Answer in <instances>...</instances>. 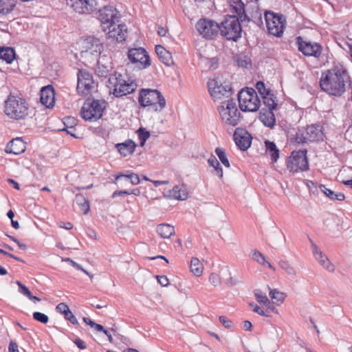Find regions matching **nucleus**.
I'll return each instance as SVG.
<instances>
[{
    "label": "nucleus",
    "instance_id": "2eb2a0df",
    "mask_svg": "<svg viewBox=\"0 0 352 352\" xmlns=\"http://www.w3.org/2000/svg\"><path fill=\"white\" fill-rule=\"evenodd\" d=\"M196 28L206 38H212L220 32L219 24L207 19H200L196 24Z\"/></svg>",
    "mask_w": 352,
    "mask_h": 352
},
{
    "label": "nucleus",
    "instance_id": "0eeeda50",
    "mask_svg": "<svg viewBox=\"0 0 352 352\" xmlns=\"http://www.w3.org/2000/svg\"><path fill=\"white\" fill-rule=\"evenodd\" d=\"M108 84L109 88L113 89V94L117 98L134 92L137 87L135 83L128 82L121 74L116 72L109 78Z\"/></svg>",
    "mask_w": 352,
    "mask_h": 352
},
{
    "label": "nucleus",
    "instance_id": "09e8293b",
    "mask_svg": "<svg viewBox=\"0 0 352 352\" xmlns=\"http://www.w3.org/2000/svg\"><path fill=\"white\" fill-rule=\"evenodd\" d=\"M67 120H72L71 126H68L65 122H64L66 127L61 129V131H66L67 134L70 135L72 137L76 138V135L74 134V131L76 129L74 128L73 125L76 124V120L74 118H67Z\"/></svg>",
    "mask_w": 352,
    "mask_h": 352
},
{
    "label": "nucleus",
    "instance_id": "a18cd8bd",
    "mask_svg": "<svg viewBox=\"0 0 352 352\" xmlns=\"http://www.w3.org/2000/svg\"><path fill=\"white\" fill-rule=\"evenodd\" d=\"M83 321L88 325H89L91 328H93L96 331L103 332L104 331V327L100 324H98L91 320L89 318L83 317Z\"/></svg>",
    "mask_w": 352,
    "mask_h": 352
},
{
    "label": "nucleus",
    "instance_id": "f3484780",
    "mask_svg": "<svg viewBox=\"0 0 352 352\" xmlns=\"http://www.w3.org/2000/svg\"><path fill=\"white\" fill-rule=\"evenodd\" d=\"M98 19L103 24H108L112 25L116 21H118L119 16H118V12L111 6H105L102 8H98Z\"/></svg>",
    "mask_w": 352,
    "mask_h": 352
},
{
    "label": "nucleus",
    "instance_id": "20e7f679",
    "mask_svg": "<svg viewBox=\"0 0 352 352\" xmlns=\"http://www.w3.org/2000/svg\"><path fill=\"white\" fill-rule=\"evenodd\" d=\"M138 102L142 107H149L156 112L162 111L166 107V100L157 89H140Z\"/></svg>",
    "mask_w": 352,
    "mask_h": 352
},
{
    "label": "nucleus",
    "instance_id": "b1692460",
    "mask_svg": "<svg viewBox=\"0 0 352 352\" xmlns=\"http://www.w3.org/2000/svg\"><path fill=\"white\" fill-rule=\"evenodd\" d=\"M85 45L86 52H89L96 56L100 55L103 50L102 43L100 39L94 36L87 37L85 40Z\"/></svg>",
    "mask_w": 352,
    "mask_h": 352
},
{
    "label": "nucleus",
    "instance_id": "603ef678",
    "mask_svg": "<svg viewBox=\"0 0 352 352\" xmlns=\"http://www.w3.org/2000/svg\"><path fill=\"white\" fill-rule=\"evenodd\" d=\"M252 258L260 263L262 265H265L266 259L265 257L263 256V254H261L258 250H254L252 253Z\"/></svg>",
    "mask_w": 352,
    "mask_h": 352
},
{
    "label": "nucleus",
    "instance_id": "0e129e2a",
    "mask_svg": "<svg viewBox=\"0 0 352 352\" xmlns=\"http://www.w3.org/2000/svg\"><path fill=\"white\" fill-rule=\"evenodd\" d=\"M9 352H19L17 344L14 341H10L8 346Z\"/></svg>",
    "mask_w": 352,
    "mask_h": 352
},
{
    "label": "nucleus",
    "instance_id": "39448f33",
    "mask_svg": "<svg viewBox=\"0 0 352 352\" xmlns=\"http://www.w3.org/2000/svg\"><path fill=\"white\" fill-rule=\"evenodd\" d=\"M106 104L107 102L104 100L88 98L81 108V117L86 121H96L102 118Z\"/></svg>",
    "mask_w": 352,
    "mask_h": 352
},
{
    "label": "nucleus",
    "instance_id": "ddd939ff",
    "mask_svg": "<svg viewBox=\"0 0 352 352\" xmlns=\"http://www.w3.org/2000/svg\"><path fill=\"white\" fill-rule=\"evenodd\" d=\"M99 0H66V3L76 12L91 14L98 9Z\"/></svg>",
    "mask_w": 352,
    "mask_h": 352
},
{
    "label": "nucleus",
    "instance_id": "de8ad7c7",
    "mask_svg": "<svg viewBox=\"0 0 352 352\" xmlns=\"http://www.w3.org/2000/svg\"><path fill=\"white\" fill-rule=\"evenodd\" d=\"M236 64L239 67L247 69L251 66L252 63H251V60L249 58L244 56H240V57L237 58Z\"/></svg>",
    "mask_w": 352,
    "mask_h": 352
},
{
    "label": "nucleus",
    "instance_id": "412c9836",
    "mask_svg": "<svg viewBox=\"0 0 352 352\" xmlns=\"http://www.w3.org/2000/svg\"><path fill=\"white\" fill-rule=\"evenodd\" d=\"M307 138L309 142H322L324 138L323 127L320 124L307 125L305 129Z\"/></svg>",
    "mask_w": 352,
    "mask_h": 352
},
{
    "label": "nucleus",
    "instance_id": "a19ab883",
    "mask_svg": "<svg viewBox=\"0 0 352 352\" xmlns=\"http://www.w3.org/2000/svg\"><path fill=\"white\" fill-rule=\"evenodd\" d=\"M120 177H126V178L129 179L131 183L133 185H137L140 182V177L138 176V175L135 173L131 172L129 170H127L126 174H124V173L118 174L116 176V179L118 180Z\"/></svg>",
    "mask_w": 352,
    "mask_h": 352
},
{
    "label": "nucleus",
    "instance_id": "79ce46f5",
    "mask_svg": "<svg viewBox=\"0 0 352 352\" xmlns=\"http://www.w3.org/2000/svg\"><path fill=\"white\" fill-rule=\"evenodd\" d=\"M137 133H138V138L140 140V145L141 146H143L145 144L146 140L149 138V137L151 135L150 132L146 131V129H144L143 127H140L137 131Z\"/></svg>",
    "mask_w": 352,
    "mask_h": 352
},
{
    "label": "nucleus",
    "instance_id": "69168bd1",
    "mask_svg": "<svg viewBox=\"0 0 352 352\" xmlns=\"http://www.w3.org/2000/svg\"><path fill=\"white\" fill-rule=\"evenodd\" d=\"M58 226L60 228H65L66 230H71L73 228V224L71 222L60 221L58 223Z\"/></svg>",
    "mask_w": 352,
    "mask_h": 352
},
{
    "label": "nucleus",
    "instance_id": "f03ea898",
    "mask_svg": "<svg viewBox=\"0 0 352 352\" xmlns=\"http://www.w3.org/2000/svg\"><path fill=\"white\" fill-rule=\"evenodd\" d=\"M344 74L346 71L338 67L322 72L320 80L321 89L331 96H342L345 91Z\"/></svg>",
    "mask_w": 352,
    "mask_h": 352
},
{
    "label": "nucleus",
    "instance_id": "052dcab7",
    "mask_svg": "<svg viewBox=\"0 0 352 352\" xmlns=\"http://www.w3.org/2000/svg\"><path fill=\"white\" fill-rule=\"evenodd\" d=\"M209 281L214 286H217L220 284V278L217 274L212 273L209 276Z\"/></svg>",
    "mask_w": 352,
    "mask_h": 352
},
{
    "label": "nucleus",
    "instance_id": "6e6d98bb",
    "mask_svg": "<svg viewBox=\"0 0 352 352\" xmlns=\"http://www.w3.org/2000/svg\"><path fill=\"white\" fill-rule=\"evenodd\" d=\"M255 296H256V300L258 302L263 304L265 305L270 304V302L269 299L267 298V297L265 295H263L261 292L260 293L256 292Z\"/></svg>",
    "mask_w": 352,
    "mask_h": 352
},
{
    "label": "nucleus",
    "instance_id": "4468645a",
    "mask_svg": "<svg viewBox=\"0 0 352 352\" xmlns=\"http://www.w3.org/2000/svg\"><path fill=\"white\" fill-rule=\"evenodd\" d=\"M128 58L131 63L137 64L138 67L140 69H146L151 64L150 57L143 47L129 50Z\"/></svg>",
    "mask_w": 352,
    "mask_h": 352
},
{
    "label": "nucleus",
    "instance_id": "dca6fc26",
    "mask_svg": "<svg viewBox=\"0 0 352 352\" xmlns=\"http://www.w3.org/2000/svg\"><path fill=\"white\" fill-rule=\"evenodd\" d=\"M208 87L210 95L214 99H221L222 98H230L233 94L232 86L229 83L218 85L217 81L212 80L208 83Z\"/></svg>",
    "mask_w": 352,
    "mask_h": 352
},
{
    "label": "nucleus",
    "instance_id": "f8f14e48",
    "mask_svg": "<svg viewBox=\"0 0 352 352\" xmlns=\"http://www.w3.org/2000/svg\"><path fill=\"white\" fill-rule=\"evenodd\" d=\"M296 40L298 50L303 55L316 58L320 56L322 50L321 45L310 41H305L300 36H297Z\"/></svg>",
    "mask_w": 352,
    "mask_h": 352
},
{
    "label": "nucleus",
    "instance_id": "ea45409f",
    "mask_svg": "<svg viewBox=\"0 0 352 352\" xmlns=\"http://www.w3.org/2000/svg\"><path fill=\"white\" fill-rule=\"evenodd\" d=\"M270 296L273 300L274 303L276 304L277 305H279L283 302L286 297V295L284 293L280 292L276 289H274L270 292Z\"/></svg>",
    "mask_w": 352,
    "mask_h": 352
},
{
    "label": "nucleus",
    "instance_id": "13d9d810",
    "mask_svg": "<svg viewBox=\"0 0 352 352\" xmlns=\"http://www.w3.org/2000/svg\"><path fill=\"white\" fill-rule=\"evenodd\" d=\"M56 309L60 314L65 315V314L69 310L67 305L64 302H60L56 305Z\"/></svg>",
    "mask_w": 352,
    "mask_h": 352
},
{
    "label": "nucleus",
    "instance_id": "58836bf2",
    "mask_svg": "<svg viewBox=\"0 0 352 352\" xmlns=\"http://www.w3.org/2000/svg\"><path fill=\"white\" fill-rule=\"evenodd\" d=\"M307 142H308L307 135H305L303 131L300 129H298L295 135L291 138V142L296 146L303 145L307 143Z\"/></svg>",
    "mask_w": 352,
    "mask_h": 352
},
{
    "label": "nucleus",
    "instance_id": "e2e57ef3",
    "mask_svg": "<svg viewBox=\"0 0 352 352\" xmlns=\"http://www.w3.org/2000/svg\"><path fill=\"white\" fill-rule=\"evenodd\" d=\"M157 279L158 283L162 286L166 287L168 285L169 281L168 278L166 276H157Z\"/></svg>",
    "mask_w": 352,
    "mask_h": 352
},
{
    "label": "nucleus",
    "instance_id": "bf43d9fd",
    "mask_svg": "<svg viewBox=\"0 0 352 352\" xmlns=\"http://www.w3.org/2000/svg\"><path fill=\"white\" fill-rule=\"evenodd\" d=\"M219 320L221 324L227 329L232 327L233 325V322L226 316H221L219 317Z\"/></svg>",
    "mask_w": 352,
    "mask_h": 352
},
{
    "label": "nucleus",
    "instance_id": "c85d7f7f",
    "mask_svg": "<svg viewBox=\"0 0 352 352\" xmlns=\"http://www.w3.org/2000/svg\"><path fill=\"white\" fill-rule=\"evenodd\" d=\"M155 52L160 61L164 65L170 66L173 63L170 52L166 50L162 45H156Z\"/></svg>",
    "mask_w": 352,
    "mask_h": 352
},
{
    "label": "nucleus",
    "instance_id": "a878e982",
    "mask_svg": "<svg viewBox=\"0 0 352 352\" xmlns=\"http://www.w3.org/2000/svg\"><path fill=\"white\" fill-rule=\"evenodd\" d=\"M166 196L168 198L176 200H186L188 197L187 186L184 184L175 186L173 189L168 191V195Z\"/></svg>",
    "mask_w": 352,
    "mask_h": 352
},
{
    "label": "nucleus",
    "instance_id": "4d7b16f0",
    "mask_svg": "<svg viewBox=\"0 0 352 352\" xmlns=\"http://www.w3.org/2000/svg\"><path fill=\"white\" fill-rule=\"evenodd\" d=\"M16 284L19 286V291L20 293L23 294V295L26 296L27 297L30 295L31 292L22 283L17 280Z\"/></svg>",
    "mask_w": 352,
    "mask_h": 352
},
{
    "label": "nucleus",
    "instance_id": "3c124183",
    "mask_svg": "<svg viewBox=\"0 0 352 352\" xmlns=\"http://www.w3.org/2000/svg\"><path fill=\"white\" fill-rule=\"evenodd\" d=\"M250 307L252 308V311L261 316L270 317V314L267 311L263 310L255 302L249 303Z\"/></svg>",
    "mask_w": 352,
    "mask_h": 352
},
{
    "label": "nucleus",
    "instance_id": "1a4fd4ad",
    "mask_svg": "<svg viewBox=\"0 0 352 352\" xmlns=\"http://www.w3.org/2000/svg\"><path fill=\"white\" fill-rule=\"evenodd\" d=\"M265 20L270 34L276 37L283 35L286 26V18L283 14L265 11Z\"/></svg>",
    "mask_w": 352,
    "mask_h": 352
},
{
    "label": "nucleus",
    "instance_id": "37998d69",
    "mask_svg": "<svg viewBox=\"0 0 352 352\" xmlns=\"http://www.w3.org/2000/svg\"><path fill=\"white\" fill-rule=\"evenodd\" d=\"M215 153L216 155L218 156L219 160L221 161V162L226 167V168H230V162H229V160L226 156V152L224 151V149L221 148H215Z\"/></svg>",
    "mask_w": 352,
    "mask_h": 352
},
{
    "label": "nucleus",
    "instance_id": "8fccbe9b",
    "mask_svg": "<svg viewBox=\"0 0 352 352\" xmlns=\"http://www.w3.org/2000/svg\"><path fill=\"white\" fill-rule=\"evenodd\" d=\"M33 318L35 320L41 322L42 324H47L49 321L48 316L46 314L39 311H35L33 313Z\"/></svg>",
    "mask_w": 352,
    "mask_h": 352
},
{
    "label": "nucleus",
    "instance_id": "aec40b11",
    "mask_svg": "<svg viewBox=\"0 0 352 352\" xmlns=\"http://www.w3.org/2000/svg\"><path fill=\"white\" fill-rule=\"evenodd\" d=\"M107 28L109 30L107 34L109 39H112V41H116L118 43H121L126 40L127 28L125 24L116 25L115 23L112 25H108Z\"/></svg>",
    "mask_w": 352,
    "mask_h": 352
},
{
    "label": "nucleus",
    "instance_id": "6e6552de",
    "mask_svg": "<svg viewBox=\"0 0 352 352\" xmlns=\"http://www.w3.org/2000/svg\"><path fill=\"white\" fill-rule=\"evenodd\" d=\"M307 154V149L293 151L286 161L287 170L292 173L308 170L309 166Z\"/></svg>",
    "mask_w": 352,
    "mask_h": 352
},
{
    "label": "nucleus",
    "instance_id": "393cba45",
    "mask_svg": "<svg viewBox=\"0 0 352 352\" xmlns=\"http://www.w3.org/2000/svg\"><path fill=\"white\" fill-rule=\"evenodd\" d=\"M309 241L311 243L313 254L316 259L327 270H328L329 272H333L334 270V266L330 263L328 258L324 254H323V253L319 250L318 246L313 243L311 239H309Z\"/></svg>",
    "mask_w": 352,
    "mask_h": 352
},
{
    "label": "nucleus",
    "instance_id": "bb28decb",
    "mask_svg": "<svg viewBox=\"0 0 352 352\" xmlns=\"http://www.w3.org/2000/svg\"><path fill=\"white\" fill-rule=\"evenodd\" d=\"M274 109L262 108L259 112L258 118L267 127L273 128L276 124V118L274 113Z\"/></svg>",
    "mask_w": 352,
    "mask_h": 352
},
{
    "label": "nucleus",
    "instance_id": "774afa93",
    "mask_svg": "<svg viewBox=\"0 0 352 352\" xmlns=\"http://www.w3.org/2000/svg\"><path fill=\"white\" fill-rule=\"evenodd\" d=\"M7 182L12 185L13 188H15L16 190H20V185L19 184V183L17 182H16L14 179H10V178H8L7 179Z\"/></svg>",
    "mask_w": 352,
    "mask_h": 352
},
{
    "label": "nucleus",
    "instance_id": "72a5a7b5",
    "mask_svg": "<svg viewBox=\"0 0 352 352\" xmlns=\"http://www.w3.org/2000/svg\"><path fill=\"white\" fill-rule=\"evenodd\" d=\"M320 190L331 200L342 201L345 196L342 192H336L331 189L327 188L324 185H320Z\"/></svg>",
    "mask_w": 352,
    "mask_h": 352
},
{
    "label": "nucleus",
    "instance_id": "c9c22d12",
    "mask_svg": "<svg viewBox=\"0 0 352 352\" xmlns=\"http://www.w3.org/2000/svg\"><path fill=\"white\" fill-rule=\"evenodd\" d=\"M16 0H0V14H8L16 6Z\"/></svg>",
    "mask_w": 352,
    "mask_h": 352
},
{
    "label": "nucleus",
    "instance_id": "c756f323",
    "mask_svg": "<svg viewBox=\"0 0 352 352\" xmlns=\"http://www.w3.org/2000/svg\"><path fill=\"white\" fill-rule=\"evenodd\" d=\"M265 153L270 157L272 162H276L279 158L280 151L274 142L265 141Z\"/></svg>",
    "mask_w": 352,
    "mask_h": 352
},
{
    "label": "nucleus",
    "instance_id": "9d476101",
    "mask_svg": "<svg viewBox=\"0 0 352 352\" xmlns=\"http://www.w3.org/2000/svg\"><path fill=\"white\" fill-rule=\"evenodd\" d=\"M219 111L222 121L226 125L236 126L242 118L241 113L238 110L234 98L228 99L226 101V108L223 105L219 107Z\"/></svg>",
    "mask_w": 352,
    "mask_h": 352
},
{
    "label": "nucleus",
    "instance_id": "6ab92c4d",
    "mask_svg": "<svg viewBox=\"0 0 352 352\" xmlns=\"http://www.w3.org/2000/svg\"><path fill=\"white\" fill-rule=\"evenodd\" d=\"M113 67V63L110 58L107 56H100L97 61V65L95 68V73L97 76L100 78H107L110 77L113 74L110 72L112 71Z\"/></svg>",
    "mask_w": 352,
    "mask_h": 352
},
{
    "label": "nucleus",
    "instance_id": "4be33fe9",
    "mask_svg": "<svg viewBox=\"0 0 352 352\" xmlns=\"http://www.w3.org/2000/svg\"><path fill=\"white\" fill-rule=\"evenodd\" d=\"M41 102L47 108H52L55 103V93L54 87L48 85L41 88L40 91Z\"/></svg>",
    "mask_w": 352,
    "mask_h": 352
},
{
    "label": "nucleus",
    "instance_id": "cd10ccee",
    "mask_svg": "<svg viewBox=\"0 0 352 352\" xmlns=\"http://www.w3.org/2000/svg\"><path fill=\"white\" fill-rule=\"evenodd\" d=\"M116 146L121 155L126 157L133 153L136 144L132 140L129 139L124 142L117 144Z\"/></svg>",
    "mask_w": 352,
    "mask_h": 352
},
{
    "label": "nucleus",
    "instance_id": "423d86ee",
    "mask_svg": "<svg viewBox=\"0 0 352 352\" xmlns=\"http://www.w3.org/2000/svg\"><path fill=\"white\" fill-rule=\"evenodd\" d=\"M240 109L243 112H255L261 105L256 90L251 87L242 89L237 94Z\"/></svg>",
    "mask_w": 352,
    "mask_h": 352
},
{
    "label": "nucleus",
    "instance_id": "e433bc0d",
    "mask_svg": "<svg viewBox=\"0 0 352 352\" xmlns=\"http://www.w3.org/2000/svg\"><path fill=\"white\" fill-rule=\"evenodd\" d=\"M208 163L210 166L214 168L212 173L217 175L219 178L223 177V169L217 159L212 155L208 160Z\"/></svg>",
    "mask_w": 352,
    "mask_h": 352
},
{
    "label": "nucleus",
    "instance_id": "2f4dec72",
    "mask_svg": "<svg viewBox=\"0 0 352 352\" xmlns=\"http://www.w3.org/2000/svg\"><path fill=\"white\" fill-rule=\"evenodd\" d=\"M157 232L162 238L169 239L175 234V228L168 223H162L157 226Z\"/></svg>",
    "mask_w": 352,
    "mask_h": 352
},
{
    "label": "nucleus",
    "instance_id": "a211bd4d",
    "mask_svg": "<svg viewBox=\"0 0 352 352\" xmlns=\"http://www.w3.org/2000/svg\"><path fill=\"white\" fill-rule=\"evenodd\" d=\"M233 139L238 148L243 151L248 150L252 144L250 134L242 128H236L233 135Z\"/></svg>",
    "mask_w": 352,
    "mask_h": 352
},
{
    "label": "nucleus",
    "instance_id": "5701e85b",
    "mask_svg": "<svg viewBox=\"0 0 352 352\" xmlns=\"http://www.w3.org/2000/svg\"><path fill=\"white\" fill-rule=\"evenodd\" d=\"M26 150V142L21 138H16L10 141L5 149L7 153L20 155Z\"/></svg>",
    "mask_w": 352,
    "mask_h": 352
},
{
    "label": "nucleus",
    "instance_id": "f704fd0d",
    "mask_svg": "<svg viewBox=\"0 0 352 352\" xmlns=\"http://www.w3.org/2000/svg\"><path fill=\"white\" fill-rule=\"evenodd\" d=\"M263 102L265 106V108L269 109H276L278 106V100L276 96L274 95V91L269 94V96H264L261 97Z\"/></svg>",
    "mask_w": 352,
    "mask_h": 352
},
{
    "label": "nucleus",
    "instance_id": "c03bdc74",
    "mask_svg": "<svg viewBox=\"0 0 352 352\" xmlns=\"http://www.w3.org/2000/svg\"><path fill=\"white\" fill-rule=\"evenodd\" d=\"M279 266L287 274L291 276H295L296 272L294 268L288 263L287 261L281 260L279 261Z\"/></svg>",
    "mask_w": 352,
    "mask_h": 352
},
{
    "label": "nucleus",
    "instance_id": "9b49d317",
    "mask_svg": "<svg viewBox=\"0 0 352 352\" xmlns=\"http://www.w3.org/2000/svg\"><path fill=\"white\" fill-rule=\"evenodd\" d=\"M77 91L82 96L90 94L94 87V80L91 73L81 69L78 72Z\"/></svg>",
    "mask_w": 352,
    "mask_h": 352
},
{
    "label": "nucleus",
    "instance_id": "5fc2aeb1",
    "mask_svg": "<svg viewBox=\"0 0 352 352\" xmlns=\"http://www.w3.org/2000/svg\"><path fill=\"white\" fill-rule=\"evenodd\" d=\"M65 318L67 320H69L72 324L78 327L79 326V322L76 319V316L73 314V313L69 310L64 315Z\"/></svg>",
    "mask_w": 352,
    "mask_h": 352
},
{
    "label": "nucleus",
    "instance_id": "7ed1b4c3",
    "mask_svg": "<svg viewBox=\"0 0 352 352\" xmlns=\"http://www.w3.org/2000/svg\"><path fill=\"white\" fill-rule=\"evenodd\" d=\"M30 108V104L25 98L10 94L5 100L3 111L10 119L21 120L29 116Z\"/></svg>",
    "mask_w": 352,
    "mask_h": 352
},
{
    "label": "nucleus",
    "instance_id": "473e14b6",
    "mask_svg": "<svg viewBox=\"0 0 352 352\" xmlns=\"http://www.w3.org/2000/svg\"><path fill=\"white\" fill-rule=\"evenodd\" d=\"M75 201L83 214H87L89 212L90 210L89 201L82 194H77L76 195Z\"/></svg>",
    "mask_w": 352,
    "mask_h": 352
},
{
    "label": "nucleus",
    "instance_id": "49530a36",
    "mask_svg": "<svg viewBox=\"0 0 352 352\" xmlns=\"http://www.w3.org/2000/svg\"><path fill=\"white\" fill-rule=\"evenodd\" d=\"M256 88L258 90L260 95L261 96V97L265 95L269 96V94L273 91L270 88H266L265 83L261 80L256 82Z\"/></svg>",
    "mask_w": 352,
    "mask_h": 352
},
{
    "label": "nucleus",
    "instance_id": "864d4df0",
    "mask_svg": "<svg viewBox=\"0 0 352 352\" xmlns=\"http://www.w3.org/2000/svg\"><path fill=\"white\" fill-rule=\"evenodd\" d=\"M252 19L250 18V21H252L258 26L261 27L263 25L262 16L259 11H256L254 14H252Z\"/></svg>",
    "mask_w": 352,
    "mask_h": 352
},
{
    "label": "nucleus",
    "instance_id": "7c9ffc66",
    "mask_svg": "<svg viewBox=\"0 0 352 352\" xmlns=\"http://www.w3.org/2000/svg\"><path fill=\"white\" fill-rule=\"evenodd\" d=\"M16 52L12 47H0V59L4 60L8 64H11L16 58Z\"/></svg>",
    "mask_w": 352,
    "mask_h": 352
},
{
    "label": "nucleus",
    "instance_id": "680f3d73",
    "mask_svg": "<svg viewBox=\"0 0 352 352\" xmlns=\"http://www.w3.org/2000/svg\"><path fill=\"white\" fill-rule=\"evenodd\" d=\"M73 342L79 349L84 350L87 349V344L82 339L76 338Z\"/></svg>",
    "mask_w": 352,
    "mask_h": 352
},
{
    "label": "nucleus",
    "instance_id": "338daca9",
    "mask_svg": "<svg viewBox=\"0 0 352 352\" xmlns=\"http://www.w3.org/2000/svg\"><path fill=\"white\" fill-rule=\"evenodd\" d=\"M123 195H129V190H116L112 194V198H115L118 196H123Z\"/></svg>",
    "mask_w": 352,
    "mask_h": 352
},
{
    "label": "nucleus",
    "instance_id": "f257e3e1",
    "mask_svg": "<svg viewBox=\"0 0 352 352\" xmlns=\"http://www.w3.org/2000/svg\"><path fill=\"white\" fill-rule=\"evenodd\" d=\"M231 10L235 14L227 15L219 25L220 33L227 40L236 41L241 37V23L250 21L245 12L244 3L230 4Z\"/></svg>",
    "mask_w": 352,
    "mask_h": 352
},
{
    "label": "nucleus",
    "instance_id": "4c0bfd02",
    "mask_svg": "<svg viewBox=\"0 0 352 352\" xmlns=\"http://www.w3.org/2000/svg\"><path fill=\"white\" fill-rule=\"evenodd\" d=\"M203 269L204 267L200 261L197 258H192L190 265V272L196 276H200L203 272Z\"/></svg>",
    "mask_w": 352,
    "mask_h": 352
}]
</instances>
